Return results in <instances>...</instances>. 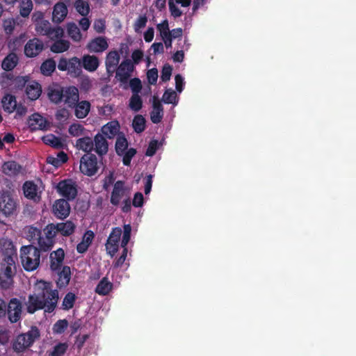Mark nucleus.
Returning <instances> with one entry per match:
<instances>
[{
	"instance_id": "62",
	"label": "nucleus",
	"mask_w": 356,
	"mask_h": 356,
	"mask_svg": "<svg viewBox=\"0 0 356 356\" xmlns=\"http://www.w3.org/2000/svg\"><path fill=\"white\" fill-rule=\"evenodd\" d=\"M169 10L171 13V15L175 18L179 17L182 15V12L180 9L174 3L172 0H170L169 3Z\"/></svg>"
},
{
	"instance_id": "35",
	"label": "nucleus",
	"mask_w": 356,
	"mask_h": 356,
	"mask_svg": "<svg viewBox=\"0 0 356 356\" xmlns=\"http://www.w3.org/2000/svg\"><path fill=\"white\" fill-rule=\"evenodd\" d=\"M56 63L53 58H48L42 62L40 65V72L46 76H51L56 70Z\"/></svg>"
},
{
	"instance_id": "46",
	"label": "nucleus",
	"mask_w": 356,
	"mask_h": 356,
	"mask_svg": "<svg viewBox=\"0 0 356 356\" xmlns=\"http://www.w3.org/2000/svg\"><path fill=\"white\" fill-rule=\"evenodd\" d=\"M131 226L129 224L124 225L123 227V234L121 241V247L122 248H127V244L131 238Z\"/></svg>"
},
{
	"instance_id": "18",
	"label": "nucleus",
	"mask_w": 356,
	"mask_h": 356,
	"mask_svg": "<svg viewBox=\"0 0 356 356\" xmlns=\"http://www.w3.org/2000/svg\"><path fill=\"white\" fill-rule=\"evenodd\" d=\"M124 195V181L118 180L114 184L113 191L111 195V203L114 206H118Z\"/></svg>"
},
{
	"instance_id": "10",
	"label": "nucleus",
	"mask_w": 356,
	"mask_h": 356,
	"mask_svg": "<svg viewBox=\"0 0 356 356\" xmlns=\"http://www.w3.org/2000/svg\"><path fill=\"white\" fill-rule=\"evenodd\" d=\"M134 70L133 63L129 59H125L118 66L115 70V77L122 83H127L132 72Z\"/></svg>"
},
{
	"instance_id": "21",
	"label": "nucleus",
	"mask_w": 356,
	"mask_h": 356,
	"mask_svg": "<svg viewBox=\"0 0 356 356\" xmlns=\"http://www.w3.org/2000/svg\"><path fill=\"white\" fill-rule=\"evenodd\" d=\"M81 60L83 67L90 72L96 71L100 64L99 59L95 55L85 54Z\"/></svg>"
},
{
	"instance_id": "3",
	"label": "nucleus",
	"mask_w": 356,
	"mask_h": 356,
	"mask_svg": "<svg viewBox=\"0 0 356 356\" xmlns=\"http://www.w3.org/2000/svg\"><path fill=\"white\" fill-rule=\"evenodd\" d=\"M40 337L39 329L36 326H32L28 332L16 337L12 343V348L17 354L24 353Z\"/></svg>"
},
{
	"instance_id": "19",
	"label": "nucleus",
	"mask_w": 356,
	"mask_h": 356,
	"mask_svg": "<svg viewBox=\"0 0 356 356\" xmlns=\"http://www.w3.org/2000/svg\"><path fill=\"white\" fill-rule=\"evenodd\" d=\"M64 258L65 252L62 248H58L51 252L49 256L51 270L52 271H59L63 265Z\"/></svg>"
},
{
	"instance_id": "30",
	"label": "nucleus",
	"mask_w": 356,
	"mask_h": 356,
	"mask_svg": "<svg viewBox=\"0 0 356 356\" xmlns=\"http://www.w3.org/2000/svg\"><path fill=\"white\" fill-rule=\"evenodd\" d=\"M19 58L17 55L14 52H11L3 60L1 67L6 71H11L17 66Z\"/></svg>"
},
{
	"instance_id": "44",
	"label": "nucleus",
	"mask_w": 356,
	"mask_h": 356,
	"mask_svg": "<svg viewBox=\"0 0 356 356\" xmlns=\"http://www.w3.org/2000/svg\"><path fill=\"white\" fill-rule=\"evenodd\" d=\"M42 140L46 145H49L53 147L60 148L62 147L60 138L54 134H49L44 136Z\"/></svg>"
},
{
	"instance_id": "38",
	"label": "nucleus",
	"mask_w": 356,
	"mask_h": 356,
	"mask_svg": "<svg viewBox=\"0 0 356 356\" xmlns=\"http://www.w3.org/2000/svg\"><path fill=\"white\" fill-rule=\"evenodd\" d=\"M146 120L141 115H136L133 120L132 126L137 134L142 133L145 129Z\"/></svg>"
},
{
	"instance_id": "43",
	"label": "nucleus",
	"mask_w": 356,
	"mask_h": 356,
	"mask_svg": "<svg viewBox=\"0 0 356 356\" xmlns=\"http://www.w3.org/2000/svg\"><path fill=\"white\" fill-rule=\"evenodd\" d=\"M67 33L69 36L76 42L80 41L82 35L79 27L74 23H69L67 24Z\"/></svg>"
},
{
	"instance_id": "14",
	"label": "nucleus",
	"mask_w": 356,
	"mask_h": 356,
	"mask_svg": "<svg viewBox=\"0 0 356 356\" xmlns=\"http://www.w3.org/2000/svg\"><path fill=\"white\" fill-rule=\"evenodd\" d=\"M108 48V40L104 36H97L90 40L86 45V49L90 53H102Z\"/></svg>"
},
{
	"instance_id": "45",
	"label": "nucleus",
	"mask_w": 356,
	"mask_h": 356,
	"mask_svg": "<svg viewBox=\"0 0 356 356\" xmlns=\"http://www.w3.org/2000/svg\"><path fill=\"white\" fill-rule=\"evenodd\" d=\"M76 300V296L72 292L67 293L63 300L62 309L64 310H69L74 307Z\"/></svg>"
},
{
	"instance_id": "55",
	"label": "nucleus",
	"mask_w": 356,
	"mask_h": 356,
	"mask_svg": "<svg viewBox=\"0 0 356 356\" xmlns=\"http://www.w3.org/2000/svg\"><path fill=\"white\" fill-rule=\"evenodd\" d=\"M136 149L134 148H129L127 152L123 154L122 162L126 166H129L131 163L132 158L136 155Z\"/></svg>"
},
{
	"instance_id": "36",
	"label": "nucleus",
	"mask_w": 356,
	"mask_h": 356,
	"mask_svg": "<svg viewBox=\"0 0 356 356\" xmlns=\"http://www.w3.org/2000/svg\"><path fill=\"white\" fill-rule=\"evenodd\" d=\"M2 106L3 110L8 113H11L15 111V107L17 105L16 98L14 95L10 94L6 95L2 99Z\"/></svg>"
},
{
	"instance_id": "24",
	"label": "nucleus",
	"mask_w": 356,
	"mask_h": 356,
	"mask_svg": "<svg viewBox=\"0 0 356 356\" xmlns=\"http://www.w3.org/2000/svg\"><path fill=\"white\" fill-rule=\"evenodd\" d=\"M95 152L100 156L106 154L108 152V144L102 134H97L93 140Z\"/></svg>"
},
{
	"instance_id": "2",
	"label": "nucleus",
	"mask_w": 356,
	"mask_h": 356,
	"mask_svg": "<svg viewBox=\"0 0 356 356\" xmlns=\"http://www.w3.org/2000/svg\"><path fill=\"white\" fill-rule=\"evenodd\" d=\"M48 97L54 104L63 102L69 108H73L79 100V93L78 88L75 86H58L48 89Z\"/></svg>"
},
{
	"instance_id": "4",
	"label": "nucleus",
	"mask_w": 356,
	"mask_h": 356,
	"mask_svg": "<svg viewBox=\"0 0 356 356\" xmlns=\"http://www.w3.org/2000/svg\"><path fill=\"white\" fill-rule=\"evenodd\" d=\"M40 249L33 245H24L20 248V259L23 268L26 271L38 268L40 260Z\"/></svg>"
},
{
	"instance_id": "59",
	"label": "nucleus",
	"mask_w": 356,
	"mask_h": 356,
	"mask_svg": "<svg viewBox=\"0 0 356 356\" xmlns=\"http://www.w3.org/2000/svg\"><path fill=\"white\" fill-rule=\"evenodd\" d=\"M158 148H159L158 140H152L149 143V145H148L147 149L145 152V155L147 156H154L156 154Z\"/></svg>"
},
{
	"instance_id": "8",
	"label": "nucleus",
	"mask_w": 356,
	"mask_h": 356,
	"mask_svg": "<svg viewBox=\"0 0 356 356\" xmlns=\"http://www.w3.org/2000/svg\"><path fill=\"white\" fill-rule=\"evenodd\" d=\"M56 229L54 223H50L43 229L44 237L41 235V238L40 239V249L42 251H49L54 246L55 243V237L58 234Z\"/></svg>"
},
{
	"instance_id": "53",
	"label": "nucleus",
	"mask_w": 356,
	"mask_h": 356,
	"mask_svg": "<svg viewBox=\"0 0 356 356\" xmlns=\"http://www.w3.org/2000/svg\"><path fill=\"white\" fill-rule=\"evenodd\" d=\"M29 82V77L28 76H17L14 79L15 87L17 90H22L24 88L26 87Z\"/></svg>"
},
{
	"instance_id": "56",
	"label": "nucleus",
	"mask_w": 356,
	"mask_h": 356,
	"mask_svg": "<svg viewBox=\"0 0 356 356\" xmlns=\"http://www.w3.org/2000/svg\"><path fill=\"white\" fill-rule=\"evenodd\" d=\"M4 249L3 250V253L4 256L10 255V256H17V250L11 241H8L4 243L3 245Z\"/></svg>"
},
{
	"instance_id": "52",
	"label": "nucleus",
	"mask_w": 356,
	"mask_h": 356,
	"mask_svg": "<svg viewBox=\"0 0 356 356\" xmlns=\"http://www.w3.org/2000/svg\"><path fill=\"white\" fill-rule=\"evenodd\" d=\"M13 284V277L0 273V286L3 289H8Z\"/></svg>"
},
{
	"instance_id": "7",
	"label": "nucleus",
	"mask_w": 356,
	"mask_h": 356,
	"mask_svg": "<svg viewBox=\"0 0 356 356\" xmlns=\"http://www.w3.org/2000/svg\"><path fill=\"white\" fill-rule=\"evenodd\" d=\"M79 168L85 175L91 177L95 175L99 169L97 156L93 154H84L81 159Z\"/></svg>"
},
{
	"instance_id": "23",
	"label": "nucleus",
	"mask_w": 356,
	"mask_h": 356,
	"mask_svg": "<svg viewBox=\"0 0 356 356\" xmlns=\"http://www.w3.org/2000/svg\"><path fill=\"white\" fill-rule=\"evenodd\" d=\"M25 92L29 99L36 100L40 97L42 93L41 85L36 81H31L26 85Z\"/></svg>"
},
{
	"instance_id": "57",
	"label": "nucleus",
	"mask_w": 356,
	"mask_h": 356,
	"mask_svg": "<svg viewBox=\"0 0 356 356\" xmlns=\"http://www.w3.org/2000/svg\"><path fill=\"white\" fill-rule=\"evenodd\" d=\"M157 29L160 31L161 36L163 38H167L170 35V31H169L168 22L167 20H164L162 23L157 25Z\"/></svg>"
},
{
	"instance_id": "60",
	"label": "nucleus",
	"mask_w": 356,
	"mask_h": 356,
	"mask_svg": "<svg viewBox=\"0 0 356 356\" xmlns=\"http://www.w3.org/2000/svg\"><path fill=\"white\" fill-rule=\"evenodd\" d=\"M148 82L151 85H155L158 79V70L156 68H152L147 72Z\"/></svg>"
},
{
	"instance_id": "5",
	"label": "nucleus",
	"mask_w": 356,
	"mask_h": 356,
	"mask_svg": "<svg viewBox=\"0 0 356 356\" xmlns=\"http://www.w3.org/2000/svg\"><path fill=\"white\" fill-rule=\"evenodd\" d=\"M35 29L39 35H47L51 40L61 38L64 34V30L61 27L52 28L50 22L46 19L38 22V24H35Z\"/></svg>"
},
{
	"instance_id": "54",
	"label": "nucleus",
	"mask_w": 356,
	"mask_h": 356,
	"mask_svg": "<svg viewBox=\"0 0 356 356\" xmlns=\"http://www.w3.org/2000/svg\"><path fill=\"white\" fill-rule=\"evenodd\" d=\"M129 86L133 94H139L142 90V83L140 79L133 78L129 81Z\"/></svg>"
},
{
	"instance_id": "50",
	"label": "nucleus",
	"mask_w": 356,
	"mask_h": 356,
	"mask_svg": "<svg viewBox=\"0 0 356 356\" xmlns=\"http://www.w3.org/2000/svg\"><path fill=\"white\" fill-rule=\"evenodd\" d=\"M177 94L174 90H166L163 95L162 100L165 104H176Z\"/></svg>"
},
{
	"instance_id": "12",
	"label": "nucleus",
	"mask_w": 356,
	"mask_h": 356,
	"mask_svg": "<svg viewBox=\"0 0 356 356\" xmlns=\"http://www.w3.org/2000/svg\"><path fill=\"white\" fill-rule=\"evenodd\" d=\"M22 312V302L16 298H11L7 306V314L12 323H17L21 318Z\"/></svg>"
},
{
	"instance_id": "64",
	"label": "nucleus",
	"mask_w": 356,
	"mask_h": 356,
	"mask_svg": "<svg viewBox=\"0 0 356 356\" xmlns=\"http://www.w3.org/2000/svg\"><path fill=\"white\" fill-rule=\"evenodd\" d=\"M128 249L123 248L122 254L120 257L113 263V267L118 268L121 267L122 264L124 263L125 259L127 256Z\"/></svg>"
},
{
	"instance_id": "17",
	"label": "nucleus",
	"mask_w": 356,
	"mask_h": 356,
	"mask_svg": "<svg viewBox=\"0 0 356 356\" xmlns=\"http://www.w3.org/2000/svg\"><path fill=\"white\" fill-rule=\"evenodd\" d=\"M120 60V56L118 51H109L105 59V65L106 73L109 76H113L118 66Z\"/></svg>"
},
{
	"instance_id": "51",
	"label": "nucleus",
	"mask_w": 356,
	"mask_h": 356,
	"mask_svg": "<svg viewBox=\"0 0 356 356\" xmlns=\"http://www.w3.org/2000/svg\"><path fill=\"white\" fill-rule=\"evenodd\" d=\"M84 129L81 124L74 123L70 126L68 132L72 136L76 137L83 135Z\"/></svg>"
},
{
	"instance_id": "33",
	"label": "nucleus",
	"mask_w": 356,
	"mask_h": 356,
	"mask_svg": "<svg viewBox=\"0 0 356 356\" xmlns=\"http://www.w3.org/2000/svg\"><path fill=\"white\" fill-rule=\"evenodd\" d=\"M82 67L83 66L81 59L77 58L76 56H74L69 59L68 72L70 74H73L75 76H78L82 72Z\"/></svg>"
},
{
	"instance_id": "15",
	"label": "nucleus",
	"mask_w": 356,
	"mask_h": 356,
	"mask_svg": "<svg viewBox=\"0 0 356 356\" xmlns=\"http://www.w3.org/2000/svg\"><path fill=\"white\" fill-rule=\"evenodd\" d=\"M54 216L60 219L66 218L70 212V206L68 200L59 199L55 201L52 208Z\"/></svg>"
},
{
	"instance_id": "39",
	"label": "nucleus",
	"mask_w": 356,
	"mask_h": 356,
	"mask_svg": "<svg viewBox=\"0 0 356 356\" xmlns=\"http://www.w3.org/2000/svg\"><path fill=\"white\" fill-rule=\"evenodd\" d=\"M26 234L29 241H38V244L40 246V239L42 234V232L40 229L33 226H29L26 229Z\"/></svg>"
},
{
	"instance_id": "6",
	"label": "nucleus",
	"mask_w": 356,
	"mask_h": 356,
	"mask_svg": "<svg viewBox=\"0 0 356 356\" xmlns=\"http://www.w3.org/2000/svg\"><path fill=\"white\" fill-rule=\"evenodd\" d=\"M17 203L8 191H0V211L6 216L10 217L16 213Z\"/></svg>"
},
{
	"instance_id": "40",
	"label": "nucleus",
	"mask_w": 356,
	"mask_h": 356,
	"mask_svg": "<svg viewBox=\"0 0 356 356\" xmlns=\"http://www.w3.org/2000/svg\"><path fill=\"white\" fill-rule=\"evenodd\" d=\"M129 107L134 112H138L143 107V100L139 94H132L129 102Z\"/></svg>"
},
{
	"instance_id": "26",
	"label": "nucleus",
	"mask_w": 356,
	"mask_h": 356,
	"mask_svg": "<svg viewBox=\"0 0 356 356\" xmlns=\"http://www.w3.org/2000/svg\"><path fill=\"white\" fill-rule=\"evenodd\" d=\"M58 278L56 281V285L58 289L66 287L71 278V270L67 266L63 267L62 270L58 273Z\"/></svg>"
},
{
	"instance_id": "48",
	"label": "nucleus",
	"mask_w": 356,
	"mask_h": 356,
	"mask_svg": "<svg viewBox=\"0 0 356 356\" xmlns=\"http://www.w3.org/2000/svg\"><path fill=\"white\" fill-rule=\"evenodd\" d=\"M68 326V322L66 319H60L57 321L53 326V332L54 334H63Z\"/></svg>"
},
{
	"instance_id": "47",
	"label": "nucleus",
	"mask_w": 356,
	"mask_h": 356,
	"mask_svg": "<svg viewBox=\"0 0 356 356\" xmlns=\"http://www.w3.org/2000/svg\"><path fill=\"white\" fill-rule=\"evenodd\" d=\"M76 11L82 16H86L90 12V7L87 2L83 0H78L75 3Z\"/></svg>"
},
{
	"instance_id": "25",
	"label": "nucleus",
	"mask_w": 356,
	"mask_h": 356,
	"mask_svg": "<svg viewBox=\"0 0 356 356\" xmlns=\"http://www.w3.org/2000/svg\"><path fill=\"white\" fill-rule=\"evenodd\" d=\"M91 104L88 101L83 100L79 102L74 105L73 108H74V115L79 119H83L86 118L90 111Z\"/></svg>"
},
{
	"instance_id": "63",
	"label": "nucleus",
	"mask_w": 356,
	"mask_h": 356,
	"mask_svg": "<svg viewBox=\"0 0 356 356\" xmlns=\"http://www.w3.org/2000/svg\"><path fill=\"white\" fill-rule=\"evenodd\" d=\"M144 203L143 195L140 192H137L134 194L132 201V204L135 207H141Z\"/></svg>"
},
{
	"instance_id": "41",
	"label": "nucleus",
	"mask_w": 356,
	"mask_h": 356,
	"mask_svg": "<svg viewBox=\"0 0 356 356\" xmlns=\"http://www.w3.org/2000/svg\"><path fill=\"white\" fill-rule=\"evenodd\" d=\"M19 13L21 16L28 17L33 10L32 0H19Z\"/></svg>"
},
{
	"instance_id": "22",
	"label": "nucleus",
	"mask_w": 356,
	"mask_h": 356,
	"mask_svg": "<svg viewBox=\"0 0 356 356\" xmlns=\"http://www.w3.org/2000/svg\"><path fill=\"white\" fill-rule=\"evenodd\" d=\"M152 111L150 113V118L154 124L159 123L163 117V107L157 97H154Z\"/></svg>"
},
{
	"instance_id": "34",
	"label": "nucleus",
	"mask_w": 356,
	"mask_h": 356,
	"mask_svg": "<svg viewBox=\"0 0 356 356\" xmlns=\"http://www.w3.org/2000/svg\"><path fill=\"white\" fill-rule=\"evenodd\" d=\"M113 289V284L106 277H103L95 288V292L99 295H108Z\"/></svg>"
},
{
	"instance_id": "61",
	"label": "nucleus",
	"mask_w": 356,
	"mask_h": 356,
	"mask_svg": "<svg viewBox=\"0 0 356 356\" xmlns=\"http://www.w3.org/2000/svg\"><path fill=\"white\" fill-rule=\"evenodd\" d=\"M147 18L145 15H140L134 23V30L136 32L139 31L142 28L146 26Z\"/></svg>"
},
{
	"instance_id": "29",
	"label": "nucleus",
	"mask_w": 356,
	"mask_h": 356,
	"mask_svg": "<svg viewBox=\"0 0 356 356\" xmlns=\"http://www.w3.org/2000/svg\"><path fill=\"white\" fill-rule=\"evenodd\" d=\"M67 14V6L63 3H58L54 6L52 19L54 22L60 23L62 22Z\"/></svg>"
},
{
	"instance_id": "1",
	"label": "nucleus",
	"mask_w": 356,
	"mask_h": 356,
	"mask_svg": "<svg viewBox=\"0 0 356 356\" xmlns=\"http://www.w3.org/2000/svg\"><path fill=\"white\" fill-rule=\"evenodd\" d=\"M52 283L40 280L37 284V293L30 294L26 302V311L33 314L44 309V312L52 313L56 308L59 299L57 289H52Z\"/></svg>"
},
{
	"instance_id": "32",
	"label": "nucleus",
	"mask_w": 356,
	"mask_h": 356,
	"mask_svg": "<svg viewBox=\"0 0 356 356\" xmlns=\"http://www.w3.org/2000/svg\"><path fill=\"white\" fill-rule=\"evenodd\" d=\"M76 147L77 149L90 154L89 152L94 149V142L93 140L88 136L80 138L76 142Z\"/></svg>"
},
{
	"instance_id": "37",
	"label": "nucleus",
	"mask_w": 356,
	"mask_h": 356,
	"mask_svg": "<svg viewBox=\"0 0 356 356\" xmlns=\"http://www.w3.org/2000/svg\"><path fill=\"white\" fill-rule=\"evenodd\" d=\"M70 48V42L65 40H57L50 47V49L54 53H63Z\"/></svg>"
},
{
	"instance_id": "20",
	"label": "nucleus",
	"mask_w": 356,
	"mask_h": 356,
	"mask_svg": "<svg viewBox=\"0 0 356 356\" xmlns=\"http://www.w3.org/2000/svg\"><path fill=\"white\" fill-rule=\"evenodd\" d=\"M29 127L32 131L43 130L47 127V121L39 113L31 115L28 121Z\"/></svg>"
},
{
	"instance_id": "28",
	"label": "nucleus",
	"mask_w": 356,
	"mask_h": 356,
	"mask_svg": "<svg viewBox=\"0 0 356 356\" xmlns=\"http://www.w3.org/2000/svg\"><path fill=\"white\" fill-rule=\"evenodd\" d=\"M56 231L58 234H60L63 236H69L72 235L75 230V225L70 220H67L65 222H58L55 224Z\"/></svg>"
},
{
	"instance_id": "13",
	"label": "nucleus",
	"mask_w": 356,
	"mask_h": 356,
	"mask_svg": "<svg viewBox=\"0 0 356 356\" xmlns=\"http://www.w3.org/2000/svg\"><path fill=\"white\" fill-rule=\"evenodd\" d=\"M44 43L38 38H33L28 40L24 46V54L28 58H34L38 56L44 49Z\"/></svg>"
},
{
	"instance_id": "49",
	"label": "nucleus",
	"mask_w": 356,
	"mask_h": 356,
	"mask_svg": "<svg viewBox=\"0 0 356 356\" xmlns=\"http://www.w3.org/2000/svg\"><path fill=\"white\" fill-rule=\"evenodd\" d=\"M67 349L65 343H59L54 347L53 350L48 354V356H63Z\"/></svg>"
},
{
	"instance_id": "11",
	"label": "nucleus",
	"mask_w": 356,
	"mask_h": 356,
	"mask_svg": "<svg viewBox=\"0 0 356 356\" xmlns=\"http://www.w3.org/2000/svg\"><path fill=\"white\" fill-rule=\"evenodd\" d=\"M57 191L66 200H73L77 195L75 184L71 180H63L57 185Z\"/></svg>"
},
{
	"instance_id": "31",
	"label": "nucleus",
	"mask_w": 356,
	"mask_h": 356,
	"mask_svg": "<svg viewBox=\"0 0 356 356\" xmlns=\"http://www.w3.org/2000/svg\"><path fill=\"white\" fill-rule=\"evenodd\" d=\"M21 170V165L15 161H6L2 165V172L9 176L17 175Z\"/></svg>"
},
{
	"instance_id": "16",
	"label": "nucleus",
	"mask_w": 356,
	"mask_h": 356,
	"mask_svg": "<svg viewBox=\"0 0 356 356\" xmlns=\"http://www.w3.org/2000/svg\"><path fill=\"white\" fill-rule=\"evenodd\" d=\"M23 191L24 196L34 202H39L41 200V192L38 191V186L33 181H25L23 184Z\"/></svg>"
},
{
	"instance_id": "9",
	"label": "nucleus",
	"mask_w": 356,
	"mask_h": 356,
	"mask_svg": "<svg viewBox=\"0 0 356 356\" xmlns=\"http://www.w3.org/2000/svg\"><path fill=\"white\" fill-rule=\"evenodd\" d=\"M122 235V229L120 227L113 228L106 243L107 254L113 257L119 249V243Z\"/></svg>"
},
{
	"instance_id": "42",
	"label": "nucleus",
	"mask_w": 356,
	"mask_h": 356,
	"mask_svg": "<svg viewBox=\"0 0 356 356\" xmlns=\"http://www.w3.org/2000/svg\"><path fill=\"white\" fill-rule=\"evenodd\" d=\"M128 147V142L124 136H119L115 142V151L118 155L122 156Z\"/></svg>"
},
{
	"instance_id": "27",
	"label": "nucleus",
	"mask_w": 356,
	"mask_h": 356,
	"mask_svg": "<svg viewBox=\"0 0 356 356\" xmlns=\"http://www.w3.org/2000/svg\"><path fill=\"white\" fill-rule=\"evenodd\" d=\"M119 130L120 124L117 120L111 121L102 127L103 135L109 139L113 138L118 134Z\"/></svg>"
},
{
	"instance_id": "58",
	"label": "nucleus",
	"mask_w": 356,
	"mask_h": 356,
	"mask_svg": "<svg viewBox=\"0 0 356 356\" xmlns=\"http://www.w3.org/2000/svg\"><path fill=\"white\" fill-rule=\"evenodd\" d=\"M172 67L168 64H165L161 70V79L162 81L166 82L170 79L172 74Z\"/></svg>"
}]
</instances>
